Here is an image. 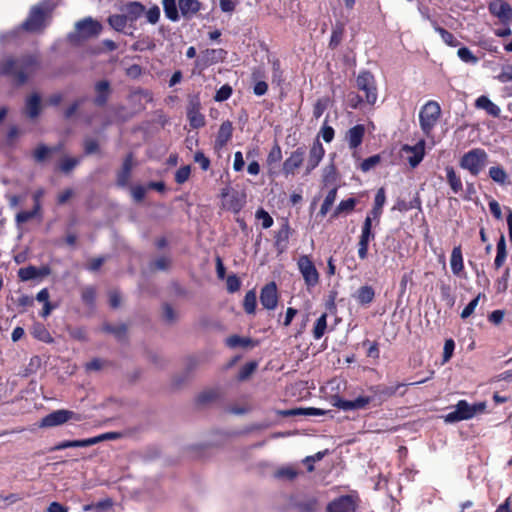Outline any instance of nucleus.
I'll list each match as a JSON object with an SVG mask.
<instances>
[{
    "instance_id": "nucleus-1",
    "label": "nucleus",
    "mask_w": 512,
    "mask_h": 512,
    "mask_svg": "<svg viewBox=\"0 0 512 512\" xmlns=\"http://www.w3.org/2000/svg\"><path fill=\"white\" fill-rule=\"evenodd\" d=\"M38 66V58L34 55L7 56L0 64V74L13 78L18 85H23Z\"/></svg>"
},
{
    "instance_id": "nucleus-2",
    "label": "nucleus",
    "mask_w": 512,
    "mask_h": 512,
    "mask_svg": "<svg viewBox=\"0 0 512 512\" xmlns=\"http://www.w3.org/2000/svg\"><path fill=\"white\" fill-rule=\"evenodd\" d=\"M103 30L102 24L92 18L86 17L74 25V30L67 34V42L73 46H80L85 41L97 38Z\"/></svg>"
},
{
    "instance_id": "nucleus-3",
    "label": "nucleus",
    "mask_w": 512,
    "mask_h": 512,
    "mask_svg": "<svg viewBox=\"0 0 512 512\" xmlns=\"http://www.w3.org/2000/svg\"><path fill=\"white\" fill-rule=\"evenodd\" d=\"M50 18V10L44 4L35 5L31 8L27 19L20 28L29 33H41Z\"/></svg>"
},
{
    "instance_id": "nucleus-4",
    "label": "nucleus",
    "mask_w": 512,
    "mask_h": 512,
    "mask_svg": "<svg viewBox=\"0 0 512 512\" xmlns=\"http://www.w3.org/2000/svg\"><path fill=\"white\" fill-rule=\"evenodd\" d=\"M487 154L482 149H473L466 154L460 160L462 168L469 170V172L476 176L486 166Z\"/></svg>"
},
{
    "instance_id": "nucleus-5",
    "label": "nucleus",
    "mask_w": 512,
    "mask_h": 512,
    "mask_svg": "<svg viewBox=\"0 0 512 512\" xmlns=\"http://www.w3.org/2000/svg\"><path fill=\"white\" fill-rule=\"evenodd\" d=\"M441 108L437 102L429 101L426 103L419 115L420 126L426 135H429L437 120L440 117Z\"/></svg>"
},
{
    "instance_id": "nucleus-6",
    "label": "nucleus",
    "mask_w": 512,
    "mask_h": 512,
    "mask_svg": "<svg viewBox=\"0 0 512 512\" xmlns=\"http://www.w3.org/2000/svg\"><path fill=\"white\" fill-rule=\"evenodd\" d=\"M356 82L358 89L365 93L367 103L374 104L377 99L374 76L370 72L364 71L358 75Z\"/></svg>"
},
{
    "instance_id": "nucleus-7",
    "label": "nucleus",
    "mask_w": 512,
    "mask_h": 512,
    "mask_svg": "<svg viewBox=\"0 0 512 512\" xmlns=\"http://www.w3.org/2000/svg\"><path fill=\"white\" fill-rule=\"evenodd\" d=\"M80 420V416L69 410H56L46 415L40 422L42 428L55 427L66 423L68 420Z\"/></svg>"
},
{
    "instance_id": "nucleus-8",
    "label": "nucleus",
    "mask_w": 512,
    "mask_h": 512,
    "mask_svg": "<svg viewBox=\"0 0 512 512\" xmlns=\"http://www.w3.org/2000/svg\"><path fill=\"white\" fill-rule=\"evenodd\" d=\"M298 268L304 278L305 284L308 287L315 286L319 281V274L315 265L308 256L303 255L298 260Z\"/></svg>"
},
{
    "instance_id": "nucleus-9",
    "label": "nucleus",
    "mask_w": 512,
    "mask_h": 512,
    "mask_svg": "<svg viewBox=\"0 0 512 512\" xmlns=\"http://www.w3.org/2000/svg\"><path fill=\"white\" fill-rule=\"evenodd\" d=\"M200 108L201 104L198 96H191L187 106V117L193 128H200L205 124V119L200 113Z\"/></svg>"
},
{
    "instance_id": "nucleus-10",
    "label": "nucleus",
    "mask_w": 512,
    "mask_h": 512,
    "mask_svg": "<svg viewBox=\"0 0 512 512\" xmlns=\"http://www.w3.org/2000/svg\"><path fill=\"white\" fill-rule=\"evenodd\" d=\"M472 417L473 409L471 408V405L468 404L465 400H461L456 404L455 410L445 416V421L448 423H455L461 420L470 419Z\"/></svg>"
},
{
    "instance_id": "nucleus-11",
    "label": "nucleus",
    "mask_w": 512,
    "mask_h": 512,
    "mask_svg": "<svg viewBox=\"0 0 512 512\" xmlns=\"http://www.w3.org/2000/svg\"><path fill=\"white\" fill-rule=\"evenodd\" d=\"M260 302L262 306L268 310L276 308L278 303V293L275 282H270L262 288L260 293Z\"/></svg>"
},
{
    "instance_id": "nucleus-12",
    "label": "nucleus",
    "mask_w": 512,
    "mask_h": 512,
    "mask_svg": "<svg viewBox=\"0 0 512 512\" xmlns=\"http://www.w3.org/2000/svg\"><path fill=\"white\" fill-rule=\"evenodd\" d=\"M489 11L503 23L512 21V7L504 0H493L489 4Z\"/></svg>"
},
{
    "instance_id": "nucleus-13",
    "label": "nucleus",
    "mask_w": 512,
    "mask_h": 512,
    "mask_svg": "<svg viewBox=\"0 0 512 512\" xmlns=\"http://www.w3.org/2000/svg\"><path fill=\"white\" fill-rule=\"evenodd\" d=\"M425 141L420 140L415 146L404 145L402 151L408 156V162L412 168H415L424 157Z\"/></svg>"
},
{
    "instance_id": "nucleus-14",
    "label": "nucleus",
    "mask_w": 512,
    "mask_h": 512,
    "mask_svg": "<svg viewBox=\"0 0 512 512\" xmlns=\"http://www.w3.org/2000/svg\"><path fill=\"white\" fill-rule=\"evenodd\" d=\"M94 91L96 94L93 100L94 104L98 107L105 106L111 95L110 82L107 80L98 81L94 86Z\"/></svg>"
},
{
    "instance_id": "nucleus-15",
    "label": "nucleus",
    "mask_w": 512,
    "mask_h": 512,
    "mask_svg": "<svg viewBox=\"0 0 512 512\" xmlns=\"http://www.w3.org/2000/svg\"><path fill=\"white\" fill-rule=\"evenodd\" d=\"M51 273V269L48 266H42L40 268L35 266H27L19 269L18 276L22 281H28L37 278H43Z\"/></svg>"
},
{
    "instance_id": "nucleus-16",
    "label": "nucleus",
    "mask_w": 512,
    "mask_h": 512,
    "mask_svg": "<svg viewBox=\"0 0 512 512\" xmlns=\"http://www.w3.org/2000/svg\"><path fill=\"white\" fill-rule=\"evenodd\" d=\"M133 166V155L130 153L125 157L121 169L117 172V185L119 187L128 185Z\"/></svg>"
},
{
    "instance_id": "nucleus-17",
    "label": "nucleus",
    "mask_w": 512,
    "mask_h": 512,
    "mask_svg": "<svg viewBox=\"0 0 512 512\" xmlns=\"http://www.w3.org/2000/svg\"><path fill=\"white\" fill-rule=\"evenodd\" d=\"M355 504L350 496H342L327 506V512H354Z\"/></svg>"
},
{
    "instance_id": "nucleus-18",
    "label": "nucleus",
    "mask_w": 512,
    "mask_h": 512,
    "mask_svg": "<svg viewBox=\"0 0 512 512\" xmlns=\"http://www.w3.org/2000/svg\"><path fill=\"white\" fill-rule=\"evenodd\" d=\"M324 155V148L322 144L317 140L313 143L310 148L309 158L306 167V174H309L321 161Z\"/></svg>"
},
{
    "instance_id": "nucleus-19",
    "label": "nucleus",
    "mask_w": 512,
    "mask_h": 512,
    "mask_svg": "<svg viewBox=\"0 0 512 512\" xmlns=\"http://www.w3.org/2000/svg\"><path fill=\"white\" fill-rule=\"evenodd\" d=\"M41 108V97L38 93H32L26 98L24 112L29 118L34 119L38 117Z\"/></svg>"
},
{
    "instance_id": "nucleus-20",
    "label": "nucleus",
    "mask_w": 512,
    "mask_h": 512,
    "mask_svg": "<svg viewBox=\"0 0 512 512\" xmlns=\"http://www.w3.org/2000/svg\"><path fill=\"white\" fill-rule=\"evenodd\" d=\"M305 151L303 148L295 150L283 164V171L286 174L294 173L296 168H299L304 160Z\"/></svg>"
},
{
    "instance_id": "nucleus-21",
    "label": "nucleus",
    "mask_w": 512,
    "mask_h": 512,
    "mask_svg": "<svg viewBox=\"0 0 512 512\" xmlns=\"http://www.w3.org/2000/svg\"><path fill=\"white\" fill-rule=\"evenodd\" d=\"M365 134L364 125L358 124L350 128L346 133V139L348 140L349 147L351 149L357 148L363 140Z\"/></svg>"
},
{
    "instance_id": "nucleus-22",
    "label": "nucleus",
    "mask_w": 512,
    "mask_h": 512,
    "mask_svg": "<svg viewBox=\"0 0 512 512\" xmlns=\"http://www.w3.org/2000/svg\"><path fill=\"white\" fill-rule=\"evenodd\" d=\"M299 474L300 472L296 467L288 465L277 468L273 473V477L277 480L292 482Z\"/></svg>"
},
{
    "instance_id": "nucleus-23",
    "label": "nucleus",
    "mask_w": 512,
    "mask_h": 512,
    "mask_svg": "<svg viewBox=\"0 0 512 512\" xmlns=\"http://www.w3.org/2000/svg\"><path fill=\"white\" fill-rule=\"evenodd\" d=\"M405 386V384H397L393 386H383L379 385L376 387H372L371 390L374 393V398L377 397L380 402L385 401L389 397L396 394L397 390L401 387Z\"/></svg>"
},
{
    "instance_id": "nucleus-24",
    "label": "nucleus",
    "mask_w": 512,
    "mask_h": 512,
    "mask_svg": "<svg viewBox=\"0 0 512 512\" xmlns=\"http://www.w3.org/2000/svg\"><path fill=\"white\" fill-rule=\"evenodd\" d=\"M178 319V311L169 303H163L161 306V321L167 326H172L177 323Z\"/></svg>"
},
{
    "instance_id": "nucleus-25",
    "label": "nucleus",
    "mask_w": 512,
    "mask_h": 512,
    "mask_svg": "<svg viewBox=\"0 0 512 512\" xmlns=\"http://www.w3.org/2000/svg\"><path fill=\"white\" fill-rule=\"evenodd\" d=\"M232 131V123L230 121H224L219 128L216 138V145L219 147L225 146L232 137Z\"/></svg>"
},
{
    "instance_id": "nucleus-26",
    "label": "nucleus",
    "mask_w": 512,
    "mask_h": 512,
    "mask_svg": "<svg viewBox=\"0 0 512 512\" xmlns=\"http://www.w3.org/2000/svg\"><path fill=\"white\" fill-rule=\"evenodd\" d=\"M290 235V228L287 222L277 231L275 236V246L279 252H283L287 246Z\"/></svg>"
},
{
    "instance_id": "nucleus-27",
    "label": "nucleus",
    "mask_w": 512,
    "mask_h": 512,
    "mask_svg": "<svg viewBox=\"0 0 512 512\" xmlns=\"http://www.w3.org/2000/svg\"><path fill=\"white\" fill-rule=\"evenodd\" d=\"M226 344L230 348H236V347H254L258 344V341L253 340L249 337H240L238 335H232L226 339Z\"/></svg>"
},
{
    "instance_id": "nucleus-28",
    "label": "nucleus",
    "mask_w": 512,
    "mask_h": 512,
    "mask_svg": "<svg viewBox=\"0 0 512 512\" xmlns=\"http://www.w3.org/2000/svg\"><path fill=\"white\" fill-rule=\"evenodd\" d=\"M95 445V440L93 438H88L84 440H71V441H63L56 446L50 448V451L63 450L66 448H75V447H88Z\"/></svg>"
},
{
    "instance_id": "nucleus-29",
    "label": "nucleus",
    "mask_w": 512,
    "mask_h": 512,
    "mask_svg": "<svg viewBox=\"0 0 512 512\" xmlns=\"http://www.w3.org/2000/svg\"><path fill=\"white\" fill-rule=\"evenodd\" d=\"M102 330L106 333L113 334L117 340L122 341L126 338L128 326L124 323H121L119 325L104 323L102 326Z\"/></svg>"
},
{
    "instance_id": "nucleus-30",
    "label": "nucleus",
    "mask_w": 512,
    "mask_h": 512,
    "mask_svg": "<svg viewBox=\"0 0 512 512\" xmlns=\"http://www.w3.org/2000/svg\"><path fill=\"white\" fill-rule=\"evenodd\" d=\"M125 15L129 21L137 20L145 11L144 5L140 2H129L125 5L124 8Z\"/></svg>"
},
{
    "instance_id": "nucleus-31",
    "label": "nucleus",
    "mask_w": 512,
    "mask_h": 512,
    "mask_svg": "<svg viewBox=\"0 0 512 512\" xmlns=\"http://www.w3.org/2000/svg\"><path fill=\"white\" fill-rule=\"evenodd\" d=\"M201 3L197 0H179V9L186 18L200 10Z\"/></svg>"
},
{
    "instance_id": "nucleus-32",
    "label": "nucleus",
    "mask_w": 512,
    "mask_h": 512,
    "mask_svg": "<svg viewBox=\"0 0 512 512\" xmlns=\"http://www.w3.org/2000/svg\"><path fill=\"white\" fill-rule=\"evenodd\" d=\"M298 512H317L319 510L318 501L314 497L305 498L295 503Z\"/></svg>"
},
{
    "instance_id": "nucleus-33",
    "label": "nucleus",
    "mask_w": 512,
    "mask_h": 512,
    "mask_svg": "<svg viewBox=\"0 0 512 512\" xmlns=\"http://www.w3.org/2000/svg\"><path fill=\"white\" fill-rule=\"evenodd\" d=\"M476 106L487 111L488 114L498 117L500 114V108L490 101L486 96H481L476 100Z\"/></svg>"
},
{
    "instance_id": "nucleus-34",
    "label": "nucleus",
    "mask_w": 512,
    "mask_h": 512,
    "mask_svg": "<svg viewBox=\"0 0 512 512\" xmlns=\"http://www.w3.org/2000/svg\"><path fill=\"white\" fill-rule=\"evenodd\" d=\"M450 264L452 272L456 275L463 270V258L460 246L453 248Z\"/></svg>"
},
{
    "instance_id": "nucleus-35",
    "label": "nucleus",
    "mask_w": 512,
    "mask_h": 512,
    "mask_svg": "<svg viewBox=\"0 0 512 512\" xmlns=\"http://www.w3.org/2000/svg\"><path fill=\"white\" fill-rule=\"evenodd\" d=\"M375 292L371 286H362L356 292V299L361 304H368L374 299Z\"/></svg>"
},
{
    "instance_id": "nucleus-36",
    "label": "nucleus",
    "mask_w": 512,
    "mask_h": 512,
    "mask_svg": "<svg viewBox=\"0 0 512 512\" xmlns=\"http://www.w3.org/2000/svg\"><path fill=\"white\" fill-rule=\"evenodd\" d=\"M506 256H507V252H506L505 237H504V235H501L498 240V243H497V255H496V258L494 261V265L497 269L503 265V263L506 259Z\"/></svg>"
},
{
    "instance_id": "nucleus-37",
    "label": "nucleus",
    "mask_w": 512,
    "mask_h": 512,
    "mask_svg": "<svg viewBox=\"0 0 512 512\" xmlns=\"http://www.w3.org/2000/svg\"><path fill=\"white\" fill-rule=\"evenodd\" d=\"M32 335L43 342L51 343L53 341L49 331L42 324H35L32 328Z\"/></svg>"
},
{
    "instance_id": "nucleus-38",
    "label": "nucleus",
    "mask_w": 512,
    "mask_h": 512,
    "mask_svg": "<svg viewBox=\"0 0 512 512\" xmlns=\"http://www.w3.org/2000/svg\"><path fill=\"white\" fill-rule=\"evenodd\" d=\"M165 15L171 21H177L179 19L178 9L175 0H163L162 1Z\"/></svg>"
},
{
    "instance_id": "nucleus-39",
    "label": "nucleus",
    "mask_w": 512,
    "mask_h": 512,
    "mask_svg": "<svg viewBox=\"0 0 512 512\" xmlns=\"http://www.w3.org/2000/svg\"><path fill=\"white\" fill-rule=\"evenodd\" d=\"M326 411L318 408H297L285 412V415H308V416H322Z\"/></svg>"
},
{
    "instance_id": "nucleus-40",
    "label": "nucleus",
    "mask_w": 512,
    "mask_h": 512,
    "mask_svg": "<svg viewBox=\"0 0 512 512\" xmlns=\"http://www.w3.org/2000/svg\"><path fill=\"white\" fill-rule=\"evenodd\" d=\"M446 172H447V181H448L451 189L455 193H458L459 191H461L462 190V182H461V179L456 175L454 169L452 167H447Z\"/></svg>"
},
{
    "instance_id": "nucleus-41",
    "label": "nucleus",
    "mask_w": 512,
    "mask_h": 512,
    "mask_svg": "<svg viewBox=\"0 0 512 512\" xmlns=\"http://www.w3.org/2000/svg\"><path fill=\"white\" fill-rule=\"evenodd\" d=\"M40 203H36L31 211H21L16 215V222L21 225L33 219L40 211Z\"/></svg>"
},
{
    "instance_id": "nucleus-42",
    "label": "nucleus",
    "mask_w": 512,
    "mask_h": 512,
    "mask_svg": "<svg viewBox=\"0 0 512 512\" xmlns=\"http://www.w3.org/2000/svg\"><path fill=\"white\" fill-rule=\"evenodd\" d=\"M171 265V260L170 258L168 257H165V256H161L153 261L150 262L149 264V269L152 271V272H155V271H166L169 269Z\"/></svg>"
},
{
    "instance_id": "nucleus-43",
    "label": "nucleus",
    "mask_w": 512,
    "mask_h": 512,
    "mask_svg": "<svg viewBox=\"0 0 512 512\" xmlns=\"http://www.w3.org/2000/svg\"><path fill=\"white\" fill-rule=\"evenodd\" d=\"M127 21H128V19L125 14L124 15L114 14V15L109 16V18H108V23L116 31H122L124 29V27L126 26Z\"/></svg>"
},
{
    "instance_id": "nucleus-44",
    "label": "nucleus",
    "mask_w": 512,
    "mask_h": 512,
    "mask_svg": "<svg viewBox=\"0 0 512 512\" xmlns=\"http://www.w3.org/2000/svg\"><path fill=\"white\" fill-rule=\"evenodd\" d=\"M244 310L248 314H253L256 309V293L254 290H250L246 293L243 302Z\"/></svg>"
},
{
    "instance_id": "nucleus-45",
    "label": "nucleus",
    "mask_w": 512,
    "mask_h": 512,
    "mask_svg": "<svg viewBox=\"0 0 512 512\" xmlns=\"http://www.w3.org/2000/svg\"><path fill=\"white\" fill-rule=\"evenodd\" d=\"M336 194H337V188H336V187L332 188V189L328 192V194H327V196L325 197L324 202H323V204H322V206H321V208H320V211H319V213H320L322 216L326 215V214H327V212H328V211L330 210V208L332 207V205L334 204V201H335V199H336Z\"/></svg>"
},
{
    "instance_id": "nucleus-46",
    "label": "nucleus",
    "mask_w": 512,
    "mask_h": 512,
    "mask_svg": "<svg viewBox=\"0 0 512 512\" xmlns=\"http://www.w3.org/2000/svg\"><path fill=\"white\" fill-rule=\"evenodd\" d=\"M355 205L356 199L354 198H349L347 200L341 201L337 208L335 209L334 213L332 214V217H337L341 213L352 211Z\"/></svg>"
},
{
    "instance_id": "nucleus-47",
    "label": "nucleus",
    "mask_w": 512,
    "mask_h": 512,
    "mask_svg": "<svg viewBox=\"0 0 512 512\" xmlns=\"http://www.w3.org/2000/svg\"><path fill=\"white\" fill-rule=\"evenodd\" d=\"M326 319H327V315L325 313L322 314L317 319L316 324L313 329V336L315 339H320L324 335L326 327H327Z\"/></svg>"
},
{
    "instance_id": "nucleus-48",
    "label": "nucleus",
    "mask_w": 512,
    "mask_h": 512,
    "mask_svg": "<svg viewBox=\"0 0 512 512\" xmlns=\"http://www.w3.org/2000/svg\"><path fill=\"white\" fill-rule=\"evenodd\" d=\"M85 155L97 154L100 151L99 143L96 139L86 137L83 142Z\"/></svg>"
},
{
    "instance_id": "nucleus-49",
    "label": "nucleus",
    "mask_w": 512,
    "mask_h": 512,
    "mask_svg": "<svg viewBox=\"0 0 512 512\" xmlns=\"http://www.w3.org/2000/svg\"><path fill=\"white\" fill-rule=\"evenodd\" d=\"M489 176L497 183L504 184L507 178V174L503 168L494 166L489 169Z\"/></svg>"
},
{
    "instance_id": "nucleus-50",
    "label": "nucleus",
    "mask_w": 512,
    "mask_h": 512,
    "mask_svg": "<svg viewBox=\"0 0 512 512\" xmlns=\"http://www.w3.org/2000/svg\"><path fill=\"white\" fill-rule=\"evenodd\" d=\"M257 369V363L252 361L246 363L240 370L238 374V379L240 381L247 380Z\"/></svg>"
},
{
    "instance_id": "nucleus-51",
    "label": "nucleus",
    "mask_w": 512,
    "mask_h": 512,
    "mask_svg": "<svg viewBox=\"0 0 512 512\" xmlns=\"http://www.w3.org/2000/svg\"><path fill=\"white\" fill-rule=\"evenodd\" d=\"M481 298H485V295L479 293L462 311L461 318L466 319L473 314L475 308L478 306Z\"/></svg>"
},
{
    "instance_id": "nucleus-52",
    "label": "nucleus",
    "mask_w": 512,
    "mask_h": 512,
    "mask_svg": "<svg viewBox=\"0 0 512 512\" xmlns=\"http://www.w3.org/2000/svg\"><path fill=\"white\" fill-rule=\"evenodd\" d=\"M80 160L75 157H65L61 160L60 169L64 173L71 172L78 164Z\"/></svg>"
},
{
    "instance_id": "nucleus-53",
    "label": "nucleus",
    "mask_w": 512,
    "mask_h": 512,
    "mask_svg": "<svg viewBox=\"0 0 512 512\" xmlns=\"http://www.w3.org/2000/svg\"><path fill=\"white\" fill-rule=\"evenodd\" d=\"M55 149H51L49 147H47L46 145L44 144H40L34 151V159L35 161L37 162H43L44 160H46V158L48 157V155L54 151Z\"/></svg>"
},
{
    "instance_id": "nucleus-54",
    "label": "nucleus",
    "mask_w": 512,
    "mask_h": 512,
    "mask_svg": "<svg viewBox=\"0 0 512 512\" xmlns=\"http://www.w3.org/2000/svg\"><path fill=\"white\" fill-rule=\"evenodd\" d=\"M328 453V450L317 452L315 455L307 456L303 462L307 464V470L309 472L314 471V465L313 463H316L317 461H320L323 459V457Z\"/></svg>"
},
{
    "instance_id": "nucleus-55",
    "label": "nucleus",
    "mask_w": 512,
    "mask_h": 512,
    "mask_svg": "<svg viewBox=\"0 0 512 512\" xmlns=\"http://www.w3.org/2000/svg\"><path fill=\"white\" fill-rule=\"evenodd\" d=\"M232 93V88L225 84L223 85L215 94L214 100L217 102H222L227 100Z\"/></svg>"
},
{
    "instance_id": "nucleus-56",
    "label": "nucleus",
    "mask_w": 512,
    "mask_h": 512,
    "mask_svg": "<svg viewBox=\"0 0 512 512\" xmlns=\"http://www.w3.org/2000/svg\"><path fill=\"white\" fill-rule=\"evenodd\" d=\"M190 166H183L181 167L180 169L177 170L176 174H175V181L178 183V184H183L184 182H186L189 178V175H190Z\"/></svg>"
},
{
    "instance_id": "nucleus-57",
    "label": "nucleus",
    "mask_w": 512,
    "mask_h": 512,
    "mask_svg": "<svg viewBox=\"0 0 512 512\" xmlns=\"http://www.w3.org/2000/svg\"><path fill=\"white\" fill-rule=\"evenodd\" d=\"M96 291L93 287L89 286L82 291V300L87 305H93L95 300Z\"/></svg>"
},
{
    "instance_id": "nucleus-58",
    "label": "nucleus",
    "mask_w": 512,
    "mask_h": 512,
    "mask_svg": "<svg viewBox=\"0 0 512 512\" xmlns=\"http://www.w3.org/2000/svg\"><path fill=\"white\" fill-rule=\"evenodd\" d=\"M85 99L84 98H80V99H77L75 100L64 112V117L66 119H70L72 118L75 113L77 112V110L79 109V107L84 103Z\"/></svg>"
},
{
    "instance_id": "nucleus-59",
    "label": "nucleus",
    "mask_w": 512,
    "mask_h": 512,
    "mask_svg": "<svg viewBox=\"0 0 512 512\" xmlns=\"http://www.w3.org/2000/svg\"><path fill=\"white\" fill-rule=\"evenodd\" d=\"M256 217L258 219H262V227L264 229H267V228H269V227H271L273 225L272 217L269 215L268 212H266L263 209H260V210L257 211Z\"/></svg>"
},
{
    "instance_id": "nucleus-60",
    "label": "nucleus",
    "mask_w": 512,
    "mask_h": 512,
    "mask_svg": "<svg viewBox=\"0 0 512 512\" xmlns=\"http://www.w3.org/2000/svg\"><path fill=\"white\" fill-rule=\"evenodd\" d=\"M269 427V424L268 423H254V424H251V425H248L246 426L242 431H241V434H250V433H254V432H259V431H262V430H265Z\"/></svg>"
},
{
    "instance_id": "nucleus-61",
    "label": "nucleus",
    "mask_w": 512,
    "mask_h": 512,
    "mask_svg": "<svg viewBox=\"0 0 512 512\" xmlns=\"http://www.w3.org/2000/svg\"><path fill=\"white\" fill-rule=\"evenodd\" d=\"M455 343L452 339H447L444 344V351H443V363H446L450 360L452 357L453 351H454Z\"/></svg>"
},
{
    "instance_id": "nucleus-62",
    "label": "nucleus",
    "mask_w": 512,
    "mask_h": 512,
    "mask_svg": "<svg viewBox=\"0 0 512 512\" xmlns=\"http://www.w3.org/2000/svg\"><path fill=\"white\" fill-rule=\"evenodd\" d=\"M226 284L228 292L234 293L239 290L241 283L239 278L235 274H233L228 276Z\"/></svg>"
},
{
    "instance_id": "nucleus-63",
    "label": "nucleus",
    "mask_w": 512,
    "mask_h": 512,
    "mask_svg": "<svg viewBox=\"0 0 512 512\" xmlns=\"http://www.w3.org/2000/svg\"><path fill=\"white\" fill-rule=\"evenodd\" d=\"M380 162V156L379 155H373L367 159H365L361 164V169L366 172L369 171L371 168L375 167Z\"/></svg>"
},
{
    "instance_id": "nucleus-64",
    "label": "nucleus",
    "mask_w": 512,
    "mask_h": 512,
    "mask_svg": "<svg viewBox=\"0 0 512 512\" xmlns=\"http://www.w3.org/2000/svg\"><path fill=\"white\" fill-rule=\"evenodd\" d=\"M159 17H160V9L156 5L151 7L146 12V18H147L148 22L151 24H156L159 20Z\"/></svg>"
}]
</instances>
